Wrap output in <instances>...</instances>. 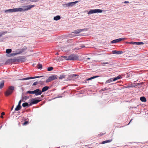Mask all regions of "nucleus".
<instances>
[{
    "mask_svg": "<svg viewBox=\"0 0 148 148\" xmlns=\"http://www.w3.org/2000/svg\"><path fill=\"white\" fill-rule=\"evenodd\" d=\"M14 89V87L13 86H10L8 88L5 92V95L6 96H8L11 95L13 92Z\"/></svg>",
    "mask_w": 148,
    "mask_h": 148,
    "instance_id": "obj_1",
    "label": "nucleus"
},
{
    "mask_svg": "<svg viewBox=\"0 0 148 148\" xmlns=\"http://www.w3.org/2000/svg\"><path fill=\"white\" fill-rule=\"evenodd\" d=\"M34 5H31L23 6V7L24 8H18L19 12L24 11L27 10L34 7Z\"/></svg>",
    "mask_w": 148,
    "mask_h": 148,
    "instance_id": "obj_2",
    "label": "nucleus"
},
{
    "mask_svg": "<svg viewBox=\"0 0 148 148\" xmlns=\"http://www.w3.org/2000/svg\"><path fill=\"white\" fill-rule=\"evenodd\" d=\"M102 10L100 9H96L94 10H90L88 12V14H91L97 13H101L102 12Z\"/></svg>",
    "mask_w": 148,
    "mask_h": 148,
    "instance_id": "obj_3",
    "label": "nucleus"
},
{
    "mask_svg": "<svg viewBox=\"0 0 148 148\" xmlns=\"http://www.w3.org/2000/svg\"><path fill=\"white\" fill-rule=\"evenodd\" d=\"M69 60H76L78 59L77 55L73 54L69 56Z\"/></svg>",
    "mask_w": 148,
    "mask_h": 148,
    "instance_id": "obj_4",
    "label": "nucleus"
},
{
    "mask_svg": "<svg viewBox=\"0 0 148 148\" xmlns=\"http://www.w3.org/2000/svg\"><path fill=\"white\" fill-rule=\"evenodd\" d=\"M27 49V47H24L23 48L20 50H18V52L17 53H12L11 54V55L12 56H15L17 54H20L23 52H24Z\"/></svg>",
    "mask_w": 148,
    "mask_h": 148,
    "instance_id": "obj_5",
    "label": "nucleus"
},
{
    "mask_svg": "<svg viewBox=\"0 0 148 148\" xmlns=\"http://www.w3.org/2000/svg\"><path fill=\"white\" fill-rule=\"evenodd\" d=\"M58 76L57 75H53L49 76L46 80V83H48L57 79Z\"/></svg>",
    "mask_w": 148,
    "mask_h": 148,
    "instance_id": "obj_6",
    "label": "nucleus"
},
{
    "mask_svg": "<svg viewBox=\"0 0 148 148\" xmlns=\"http://www.w3.org/2000/svg\"><path fill=\"white\" fill-rule=\"evenodd\" d=\"M41 100H37L36 99H32L31 102L30 103L29 106H30L32 104H36L41 101Z\"/></svg>",
    "mask_w": 148,
    "mask_h": 148,
    "instance_id": "obj_7",
    "label": "nucleus"
},
{
    "mask_svg": "<svg viewBox=\"0 0 148 148\" xmlns=\"http://www.w3.org/2000/svg\"><path fill=\"white\" fill-rule=\"evenodd\" d=\"M43 76H35V77H27L25 78H24L22 79H19L20 80H27L29 79H35L36 78H38L42 77H44Z\"/></svg>",
    "mask_w": 148,
    "mask_h": 148,
    "instance_id": "obj_8",
    "label": "nucleus"
},
{
    "mask_svg": "<svg viewBox=\"0 0 148 148\" xmlns=\"http://www.w3.org/2000/svg\"><path fill=\"white\" fill-rule=\"evenodd\" d=\"M34 94H35L36 96H38L41 94L42 91L39 89H36L34 91Z\"/></svg>",
    "mask_w": 148,
    "mask_h": 148,
    "instance_id": "obj_9",
    "label": "nucleus"
},
{
    "mask_svg": "<svg viewBox=\"0 0 148 148\" xmlns=\"http://www.w3.org/2000/svg\"><path fill=\"white\" fill-rule=\"evenodd\" d=\"M19 12V10L18 8H16L5 10V12Z\"/></svg>",
    "mask_w": 148,
    "mask_h": 148,
    "instance_id": "obj_10",
    "label": "nucleus"
},
{
    "mask_svg": "<svg viewBox=\"0 0 148 148\" xmlns=\"http://www.w3.org/2000/svg\"><path fill=\"white\" fill-rule=\"evenodd\" d=\"M124 38H119L117 39L111 41V42L112 43H116L118 42L121 40H123Z\"/></svg>",
    "mask_w": 148,
    "mask_h": 148,
    "instance_id": "obj_11",
    "label": "nucleus"
},
{
    "mask_svg": "<svg viewBox=\"0 0 148 148\" xmlns=\"http://www.w3.org/2000/svg\"><path fill=\"white\" fill-rule=\"evenodd\" d=\"M78 2V1H77L73 2H71L68 3L66 4L65 5H66V6L68 7L72 6L74 5L75 4L77 3Z\"/></svg>",
    "mask_w": 148,
    "mask_h": 148,
    "instance_id": "obj_12",
    "label": "nucleus"
},
{
    "mask_svg": "<svg viewBox=\"0 0 148 148\" xmlns=\"http://www.w3.org/2000/svg\"><path fill=\"white\" fill-rule=\"evenodd\" d=\"M49 88V87L48 86H45L44 87L42 88V90H41V91H42V92H45Z\"/></svg>",
    "mask_w": 148,
    "mask_h": 148,
    "instance_id": "obj_13",
    "label": "nucleus"
},
{
    "mask_svg": "<svg viewBox=\"0 0 148 148\" xmlns=\"http://www.w3.org/2000/svg\"><path fill=\"white\" fill-rule=\"evenodd\" d=\"M84 30V29H77L75 30L73 32H72V33H75V34H79L80 32L83 31Z\"/></svg>",
    "mask_w": 148,
    "mask_h": 148,
    "instance_id": "obj_14",
    "label": "nucleus"
},
{
    "mask_svg": "<svg viewBox=\"0 0 148 148\" xmlns=\"http://www.w3.org/2000/svg\"><path fill=\"white\" fill-rule=\"evenodd\" d=\"M4 81L2 80L0 82V89L2 88L4 86Z\"/></svg>",
    "mask_w": 148,
    "mask_h": 148,
    "instance_id": "obj_15",
    "label": "nucleus"
},
{
    "mask_svg": "<svg viewBox=\"0 0 148 148\" xmlns=\"http://www.w3.org/2000/svg\"><path fill=\"white\" fill-rule=\"evenodd\" d=\"M112 53L113 54H119L122 53H123V52L122 51H116V50H114L112 51Z\"/></svg>",
    "mask_w": 148,
    "mask_h": 148,
    "instance_id": "obj_16",
    "label": "nucleus"
},
{
    "mask_svg": "<svg viewBox=\"0 0 148 148\" xmlns=\"http://www.w3.org/2000/svg\"><path fill=\"white\" fill-rule=\"evenodd\" d=\"M112 139H111L110 140H106V141H104L102 142L101 144H104L105 143H110L111 142H112Z\"/></svg>",
    "mask_w": 148,
    "mask_h": 148,
    "instance_id": "obj_17",
    "label": "nucleus"
},
{
    "mask_svg": "<svg viewBox=\"0 0 148 148\" xmlns=\"http://www.w3.org/2000/svg\"><path fill=\"white\" fill-rule=\"evenodd\" d=\"M11 59L8 60L5 62V64H12Z\"/></svg>",
    "mask_w": 148,
    "mask_h": 148,
    "instance_id": "obj_18",
    "label": "nucleus"
},
{
    "mask_svg": "<svg viewBox=\"0 0 148 148\" xmlns=\"http://www.w3.org/2000/svg\"><path fill=\"white\" fill-rule=\"evenodd\" d=\"M140 100L142 102H145L146 101V99L144 97H141L140 98Z\"/></svg>",
    "mask_w": 148,
    "mask_h": 148,
    "instance_id": "obj_19",
    "label": "nucleus"
},
{
    "mask_svg": "<svg viewBox=\"0 0 148 148\" xmlns=\"http://www.w3.org/2000/svg\"><path fill=\"white\" fill-rule=\"evenodd\" d=\"M60 19V16L58 15L55 16L53 18V20L55 21H58Z\"/></svg>",
    "mask_w": 148,
    "mask_h": 148,
    "instance_id": "obj_20",
    "label": "nucleus"
},
{
    "mask_svg": "<svg viewBox=\"0 0 148 148\" xmlns=\"http://www.w3.org/2000/svg\"><path fill=\"white\" fill-rule=\"evenodd\" d=\"M45 79L44 78H42L41 80L38 82V84H40L41 85H42L44 84L45 82V81L43 80H44Z\"/></svg>",
    "mask_w": 148,
    "mask_h": 148,
    "instance_id": "obj_21",
    "label": "nucleus"
},
{
    "mask_svg": "<svg viewBox=\"0 0 148 148\" xmlns=\"http://www.w3.org/2000/svg\"><path fill=\"white\" fill-rule=\"evenodd\" d=\"M21 108V106L17 105L15 108V110L17 111L20 110Z\"/></svg>",
    "mask_w": 148,
    "mask_h": 148,
    "instance_id": "obj_22",
    "label": "nucleus"
},
{
    "mask_svg": "<svg viewBox=\"0 0 148 148\" xmlns=\"http://www.w3.org/2000/svg\"><path fill=\"white\" fill-rule=\"evenodd\" d=\"M113 78H110L106 81V84L109 83H110V82H112V81H113Z\"/></svg>",
    "mask_w": 148,
    "mask_h": 148,
    "instance_id": "obj_23",
    "label": "nucleus"
},
{
    "mask_svg": "<svg viewBox=\"0 0 148 148\" xmlns=\"http://www.w3.org/2000/svg\"><path fill=\"white\" fill-rule=\"evenodd\" d=\"M99 76H93V77H90V78H89L88 79H87V81H88V80H91L92 79H94V78H97V77H99Z\"/></svg>",
    "mask_w": 148,
    "mask_h": 148,
    "instance_id": "obj_24",
    "label": "nucleus"
},
{
    "mask_svg": "<svg viewBox=\"0 0 148 148\" xmlns=\"http://www.w3.org/2000/svg\"><path fill=\"white\" fill-rule=\"evenodd\" d=\"M12 63L18 61V60L17 59H11Z\"/></svg>",
    "mask_w": 148,
    "mask_h": 148,
    "instance_id": "obj_25",
    "label": "nucleus"
},
{
    "mask_svg": "<svg viewBox=\"0 0 148 148\" xmlns=\"http://www.w3.org/2000/svg\"><path fill=\"white\" fill-rule=\"evenodd\" d=\"M22 106L24 107H25L27 106H29V105L28 103L27 102H25L23 103L22 104Z\"/></svg>",
    "mask_w": 148,
    "mask_h": 148,
    "instance_id": "obj_26",
    "label": "nucleus"
},
{
    "mask_svg": "<svg viewBox=\"0 0 148 148\" xmlns=\"http://www.w3.org/2000/svg\"><path fill=\"white\" fill-rule=\"evenodd\" d=\"M63 58H64V60H69V56H61Z\"/></svg>",
    "mask_w": 148,
    "mask_h": 148,
    "instance_id": "obj_27",
    "label": "nucleus"
},
{
    "mask_svg": "<svg viewBox=\"0 0 148 148\" xmlns=\"http://www.w3.org/2000/svg\"><path fill=\"white\" fill-rule=\"evenodd\" d=\"M121 77L120 76H118L115 78H113V81H115L116 80L118 79H119L121 78Z\"/></svg>",
    "mask_w": 148,
    "mask_h": 148,
    "instance_id": "obj_28",
    "label": "nucleus"
},
{
    "mask_svg": "<svg viewBox=\"0 0 148 148\" xmlns=\"http://www.w3.org/2000/svg\"><path fill=\"white\" fill-rule=\"evenodd\" d=\"M12 49H7L6 50V52L8 54H9L12 52Z\"/></svg>",
    "mask_w": 148,
    "mask_h": 148,
    "instance_id": "obj_29",
    "label": "nucleus"
},
{
    "mask_svg": "<svg viewBox=\"0 0 148 148\" xmlns=\"http://www.w3.org/2000/svg\"><path fill=\"white\" fill-rule=\"evenodd\" d=\"M7 33V32L5 31L3 32L0 33V37H1L2 35L6 34Z\"/></svg>",
    "mask_w": 148,
    "mask_h": 148,
    "instance_id": "obj_30",
    "label": "nucleus"
},
{
    "mask_svg": "<svg viewBox=\"0 0 148 148\" xmlns=\"http://www.w3.org/2000/svg\"><path fill=\"white\" fill-rule=\"evenodd\" d=\"M37 68L38 69H41L42 67V64H38L37 66Z\"/></svg>",
    "mask_w": 148,
    "mask_h": 148,
    "instance_id": "obj_31",
    "label": "nucleus"
},
{
    "mask_svg": "<svg viewBox=\"0 0 148 148\" xmlns=\"http://www.w3.org/2000/svg\"><path fill=\"white\" fill-rule=\"evenodd\" d=\"M144 44V43L142 42H135V44H136L137 45H143Z\"/></svg>",
    "mask_w": 148,
    "mask_h": 148,
    "instance_id": "obj_32",
    "label": "nucleus"
},
{
    "mask_svg": "<svg viewBox=\"0 0 148 148\" xmlns=\"http://www.w3.org/2000/svg\"><path fill=\"white\" fill-rule=\"evenodd\" d=\"M65 75H60V76L59 77V78L60 79H62L63 78H65Z\"/></svg>",
    "mask_w": 148,
    "mask_h": 148,
    "instance_id": "obj_33",
    "label": "nucleus"
},
{
    "mask_svg": "<svg viewBox=\"0 0 148 148\" xmlns=\"http://www.w3.org/2000/svg\"><path fill=\"white\" fill-rule=\"evenodd\" d=\"M53 69V68L52 67H49L48 68L47 70L48 71H50L52 70Z\"/></svg>",
    "mask_w": 148,
    "mask_h": 148,
    "instance_id": "obj_34",
    "label": "nucleus"
},
{
    "mask_svg": "<svg viewBox=\"0 0 148 148\" xmlns=\"http://www.w3.org/2000/svg\"><path fill=\"white\" fill-rule=\"evenodd\" d=\"M76 76H78L76 74H73L71 75V76L74 79H75V77Z\"/></svg>",
    "mask_w": 148,
    "mask_h": 148,
    "instance_id": "obj_35",
    "label": "nucleus"
},
{
    "mask_svg": "<svg viewBox=\"0 0 148 148\" xmlns=\"http://www.w3.org/2000/svg\"><path fill=\"white\" fill-rule=\"evenodd\" d=\"M27 93H29V94H34V91H28L27 92Z\"/></svg>",
    "mask_w": 148,
    "mask_h": 148,
    "instance_id": "obj_36",
    "label": "nucleus"
},
{
    "mask_svg": "<svg viewBox=\"0 0 148 148\" xmlns=\"http://www.w3.org/2000/svg\"><path fill=\"white\" fill-rule=\"evenodd\" d=\"M85 47V46L83 45H81L80 46V48H76V49H80L81 48H84Z\"/></svg>",
    "mask_w": 148,
    "mask_h": 148,
    "instance_id": "obj_37",
    "label": "nucleus"
},
{
    "mask_svg": "<svg viewBox=\"0 0 148 148\" xmlns=\"http://www.w3.org/2000/svg\"><path fill=\"white\" fill-rule=\"evenodd\" d=\"M128 43L131 44L135 45V42H128Z\"/></svg>",
    "mask_w": 148,
    "mask_h": 148,
    "instance_id": "obj_38",
    "label": "nucleus"
},
{
    "mask_svg": "<svg viewBox=\"0 0 148 148\" xmlns=\"http://www.w3.org/2000/svg\"><path fill=\"white\" fill-rule=\"evenodd\" d=\"M22 98L25 99V100H26L28 98V97L26 96H25L22 97Z\"/></svg>",
    "mask_w": 148,
    "mask_h": 148,
    "instance_id": "obj_39",
    "label": "nucleus"
},
{
    "mask_svg": "<svg viewBox=\"0 0 148 148\" xmlns=\"http://www.w3.org/2000/svg\"><path fill=\"white\" fill-rule=\"evenodd\" d=\"M38 84V82H34L33 84L32 85L33 86H36V85H37V84Z\"/></svg>",
    "mask_w": 148,
    "mask_h": 148,
    "instance_id": "obj_40",
    "label": "nucleus"
},
{
    "mask_svg": "<svg viewBox=\"0 0 148 148\" xmlns=\"http://www.w3.org/2000/svg\"><path fill=\"white\" fill-rule=\"evenodd\" d=\"M27 123H28V122L27 121H26L24 122V123L23 124V125H27Z\"/></svg>",
    "mask_w": 148,
    "mask_h": 148,
    "instance_id": "obj_41",
    "label": "nucleus"
},
{
    "mask_svg": "<svg viewBox=\"0 0 148 148\" xmlns=\"http://www.w3.org/2000/svg\"><path fill=\"white\" fill-rule=\"evenodd\" d=\"M21 100H20L18 102V106H21Z\"/></svg>",
    "mask_w": 148,
    "mask_h": 148,
    "instance_id": "obj_42",
    "label": "nucleus"
},
{
    "mask_svg": "<svg viewBox=\"0 0 148 148\" xmlns=\"http://www.w3.org/2000/svg\"><path fill=\"white\" fill-rule=\"evenodd\" d=\"M105 133L104 134H99L98 135L99 136H102L103 135H104V134H105Z\"/></svg>",
    "mask_w": 148,
    "mask_h": 148,
    "instance_id": "obj_43",
    "label": "nucleus"
},
{
    "mask_svg": "<svg viewBox=\"0 0 148 148\" xmlns=\"http://www.w3.org/2000/svg\"><path fill=\"white\" fill-rule=\"evenodd\" d=\"M123 3H129V2L128 1H125Z\"/></svg>",
    "mask_w": 148,
    "mask_h": 148,
    "instance_id": "obj_44",
    "label": "nucleus"
},
{
    "mask_svg": "<svg viewBox=\"0 0 148 148\" xmlns=\"http://www.w3.org/2000/svg\"><path fill=\"white\" fill-rule=\"evenodd\" d=\"M5 114V112H2L1 113V115H3Z\"/></svg>",
    "mask_w": 148,
    "mask_h": 148,
    "instance_id": "obj_45",
    "label": "nucleus"
},
{
    "mask_svg": "<svg viewBox=\"0 0 148 148\" xmlns=\"http://www.w3.org/2000/svg\"><path fill=\"white\" fill-rule=\"evenodd\" d=\"M1 118H3V115H1V116H0Z\"/></svg>",
    "mask_w": 148,
    "mask_h": 148,
    "instance_id": "obj_46",
    "label": "nucleus"
},
{
    "mask_svg": "<svg viewBox=\"0 0 148 148\" xmlns=\"http://www.w3.org/2000/svg\"><path fill=\"white\" fill-rule=\"evenodd\" d=\"M132 119H131V120L130 121V122H129V123L128 124H129V123H130L131 121H132Z\"/></svg>",
    "mask_w": 148,
    "mask_h": 148,
    "instance_id": "obj_47",
    "label": "nucleus"
},
{
    "mask_svg": "<svg viewBox=\"0 0 148 148\" xmlns=\"http://www.w3.org/2000/svg\"><path fill=\"white\" fill-rule=\"evenodd\" d=\"M106 90V88H104V89H102V90H103V91H104V90Z\"/></svg>",
    "mask_w": 148,
    "mask_h": 148,
    "instance_id": "obj_48",
    "label": "nucleus"
},
{
    "mask_svg": "<svg viewBox=\"0 0 148 148\" xmlns=\"http://www.w3.org/2000/svg\"><path fill=\"white\" fill-rule=\"evenodd\" d=\"M108 64V63L107 62H106L104 63H103V64Z\"/></svg>",
    "mask_w": 148,
    "mask_h": 148,
    "instance_id": "obj_49",
    "label": "nucleus"
},
{
    "mask_svg": "<svg viewBox=\"0 0 148 148\" xmlns=\"http://www.w3.org/2000/svg\"><path fill=\"white\" fill-rule=\"evenodd\" d=\"M90 58H87V60H90Z\"/></svg>",
    "mask_w": 148,
    "mask_h": 148,
    "instance_id": "obj_50",
    "label": "nucleus"
},
{
    "mask_svg": "<svg viewBox=\"0 0 148 148\" xmlns=\"http://www.w3.org/2000/svg\"><path fill=\"white\" fill-rule=\"evenodd\" d=\"M2 127V126H0V129H1V128Z\"/></svg>",
    "mask_w": 148,
    "mask_h": 148,
    "instance_id": "obj_51",
    "label": "nucleus"
},
{
    "mask_svg": "<svg viewBox=\"0 0 148 148\" xmlns=\"http://www.w3.org/2000/svg\"><path fill=\"white\" fill-rule=\"evenodd\" d=\"M70 36V37H71L72 36Z\"/></svg>",
    "mask_w": 148,
    "mask_h": 148,
    "instance_id": "obj_52",
    "label": "nucleus"
},
{
    "mask_svg": "<svg viewBox=\"0 0 148 148\" xmlns=\"http://www.w3.org/2000/svg\"><path fill=\"white\" fill-rule=\"evenodd\" d=\"M56 54H57V55H58V54H59V53H56Z\"/></svg>",
    "mask_w": 148,
    "mask_h": 148,
    "instance_id": "obj_53",
    "label": "nucleus"
},
{
    "mask_svg": "<svg viewBox=\"0 0 148 148\" xmlns=\"http://www.w3.org/2000/svg\"><path fill=\"white\" fill-rule=\"evenodd\" d=\"M13 107L12 108V109H11V110H12L13 109Z\"/></svg>",
    "mask_w": 148,
    "mask_h": 148,
    "instance_id": "obj_54",
    "label": "nucleus"
},
{
    "mask_svg": "<svg viewBox=\"0 0 148 148\" xmlns=\"http://www.w3.org/2000/svg\"><path fill=\"white\" fill-rule=\"evenodd\" d=\"M31 1H32L33 0H30Z\"/></svg>",
    "mask_w": 148,
    "mask_h": 148,
    "instance_id": "obj_55",
    "label": "nucleus"
}]
</instances>
